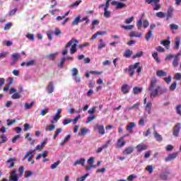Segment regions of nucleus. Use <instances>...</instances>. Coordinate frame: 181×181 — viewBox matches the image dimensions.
I'll return each mask as SVG.
<instances>
[{
  "mask_svg": "<svg viewBox=\"0 0 181 181\" xmlns=\"http://www.w3.org/2000/svg\"><path fill=\"white\" fill-rule=\"evenodd\" d=\"M158 83V79L156 77L152 78L151 79V82L148 88V91H150V98H155V97H158V95H162L165 94L168 90L166 88H161L160 86H157L156 88L153 89L156 87V84Z\"/></svg>",
  "mask_w": 181,
  "mask_h": 181,
  "instance_id": "f257e3e1",
  "label": "nucleus"
},
{
  "mask_svg": "<svg viewBox=\"0 0 181 181\" xmlns=\"http://www.w3.org/2000/svg\"><path fill=\"white\" fill-rule=\"evenodd\" d=\"M139 64H141V63L136 62L133 65L129 66L128 68L124 69V73L128 71L130 77H134V75L135 74V69H137L136 72L139 74V73L142 71V68L139 67Z\"/></svg>",
  "mask_w": 181,
  "mask_h": 181,
  "instance_id": "f03ea898",
  "label": "nucleus"
},
{
  "mask_svg": "<svg viewBox=\"0 0 181 181\" xmlns=\"http://www.w3.org/2000/svg\"><path fill=\"white\" fill-rule=\"evenodd\" d=\"M78 40L76 39V38H72L69 42H67V44L65 46V49L62 51V55L63 56H66V54H67V47H69V46H71V45H73V43H78Z\"/></svg>",
  "mask_w": 181,
  "mask_h": 181,
  "instance_id": "7ed1b4c3",
  "label": "nucleus"
},
{
  "mask_svg": "<svg viewBox=\"0 0 181 181\" xmlns=\"http://www.w3.org/2000/svg\"><path fill=\"white\" fill-rule=\"evenodd\" d=\"M181 124L180 123H177L173 129V135L174 136H175V138H177V136H179V134L180 132V129H181Z\"/></svg>",
  "mask_w": 181,
  "mask_h": 181,
  "instance_id": "20e7f679",
  "label": "nucleus"
},
{
  "mask_svg": "<svg viewBox=\"0 0 181 181\" xmlns=\"http://www.w3.org/2000/svg\"><path fill=\"white\" fill-rule=\"evenodd\" d=\"M126 144L127 141L124 140V137H120L119 139H117L115 147L117 149H119L121 148H123V146H125Z\"/></svg>",
  "mask_w": 181,
  "mask_h": 181,
  "instance_id": "39448f33",
  "label": "nucleus"
},
{
  "mask_svg": "<svg viewBox=\"0 0 181 181\" xmlns=\"http://www.w3.org/2000/svg\"><path fill=\"white\" fill-rule=\"evenodd\" d=\"M111 5H115L116 6V9H123L127 6V4L117 1H112L111 2Z\"/></svg>",
  "mask_w": 181,
  "mask_h": 181,
  "instance_id": "423d86ee",
  "label": "nucleus"
},
{
  "mask_svg": "<svg viewBox=\"0 0 181 181\" xmlns=\"http://www.w3.org/2000/svg\"><path fill=\"white\" fill-rule=\"evenodd\" d=\"M134 148L132 146L126 147L124 151H122V155H131L132 153H134Z\"/></svg>",
  "mask_w": 181,
  "mask_h": 181,
  "instance_id": "0eeeda50",
  "label": "nucleus"
},
{
  "mask_svg": "<svg viewBox=\"0 0 181 181\" xmlns=\"http://www.w3.org/2000/svg\"><path fill=\"white\" fill-rule=\"evenodd\" d=\"M173 12H175V9L173 8V7L170 6L167 11L166 21H169V19L173 18Z\"/></svg>",
  "mask_w": 181,
  "mask_h": 181,
  "instance_id": "6e6552de",
  "label": "nucleus"
},
{
  "mask_svg": "<svg viewBox=\"0 0 181 181\" xmlns=\"http://www.w3.org/2000/svg\"><path fill=\"white\" fill-rule=\"evenodd\" d=\"M95 129L98 132L100 135H104V134H105V129L104 128V125H96L95 127Z\"/></svg>",
  "mask_w": 181,
  "mask_h": 181,
  "instance_id": "1a4fd4ad",
  "label": "nucleus"
},
{
  "mask_svg": "<svg viewBox=\"0 0 181 181\" xmlns=\"http://www.w3.org/2000/svg\"><path fill=\"white\" fill-rule=\"evenodd\" d=\"M177 153H173L171 154H169L167 158H165V162H170V160H173V159H176L177 158Z\"/></svg>",
  "mask_w": 181,
  "mask_h": 181,
  "instance_id": "9d476101",
  "label": "nucleus"
},
{
  "mask_svg": "<svg viewBox=\"0 0 181 181\" xmlns=\"http://www.w3.org/2000/svg\"><path fill=\"white\" fill-rule=\"evenodd\" d=\"M17 170H13V171L11 173L9 179L11 181H18L19 180V177L18 176H16V173H17Z\"/></svg>",
  "mask_w": 181,
  "mask_h": 181,
  "instance_id": "9b49d317",
  "label": "nucleus"
},
{
  "mask_svg": "<svg viewBox=\"0 0 181 181\" xmlns=\"http://www.w3.org/2000/svg\"><path fill=\"white\" fill-rule=\"evenodd\" d=\"M47 91L48 94H52L54 91V86L53 85V81H51L48 83V86L47 87Z\"/></svg>",
  "mask_w": 181,
  "mask_h": 181,
  "instance_id": "f8f14e48",
  "label": "nucleus"
},
{
  "mask_svg": "<svg viewBox=\"0 0 181 181\" xmlns=\"http://www.w3.org/2000/svg\"><path fill=\"white\" fill-rule=\"evenodd\" d=\"M16 160V158H8L7 160H6V163H11L8 168L9 169H12V168H14L15 167V161Z\"/></svg>",
  "mask_w": 181,
  "mask_h": 181,
  "instance_id": "ddd939ff",
  "label": "nucleus"
},
{
  "mask_svg": "<svg viewBox=\"0 0 181 181\" xmlns=\"http://www.w3.org/2000/svg\"><path fill=\"white\" fill-rule=\"evenodd\" d=\"M77 165H81L82 166H86V159L80 158L75 161L74 166H77Z\"/></svg>",
  "mask_w": 181,
  "mask_h": 181,
  "instance_id": "4468645a",
  "label": "nucleus"
},
{
  "mask_svg": "<svg viewBox=\"0 0 181 181\" xmlns=\"http://www.w3.org/2000/svg\"><path fill=\"white\" fill-rule=\"evenodd\" d=\"M153 136L155 139L157 141V142H162L163 141V138H162V136L158 133V132H153Z\"/></svg>",
  "mask_w": 181,
  "mask_h": 181,
  "instance_id": "2eb2a0df",
  "label": "nucleus"
},
{
  "mask_svg": "<svg viewBox=\"0 0 181 181\" xmlns=\"http://www.w3.org/2000/svg\"><path fill=\"white\" fill-rule=\"evenodd\" d=\"M136 148L137 149V152H142V151H146V149H148V146L145 144H139L136 146Z\"/></svg>",
  "mask_w": 181,
  "mask_h": 181,
  "instance_id": "dca6fc26",
  "label": "nucleus"
},
{
  "mask_svg": "<svg viewBox=\"0 0 181 181\" xmlns=\"http://www.w3.org/2000/svg\"><path fill=\"white\" fill-rule=\"evenodd\" d=\"M122 93L124 94H128L129 93V86L128 84H124L122 86Z\"/></svg>",
  "mask_w": 181,
  "mask_h": 181,
  "instance_id": "f3484780",
  "label": "nucleus"
},
{
  "mask_svg": "<svg viewBox=\"0 0 181 181\" xmlns=\"http://www.w3.org/2000/svg\"><path fill=\"white\" fill-rule=\"evenodd\" d=\"M169 175H170V172L166 171L165 173H161L160 177V179H162V180H168Z\"/></svg>",
  "mask_w": 181,
  "mask_h": 181,
  "instance_id": "a211bd4d",
  "label": "nucleus"
},
{
  "mask_svg": "<svg viewBox=\"0 0 181 181\" xmlns=\"http://www.w3.org/2000/svg\"><path fill=\"white\" fill-rule=\"evenodd\" d=\"M135 127V123L134 122H129L127 126V131H129L130 134H132V129H134V127Z\"/></svg>",
  "mask_w": 181,
  "mask_h": 181,
  "instance_id": "6ab92c4d",
  "label": "nucleus"
},
{
  "mask_svg": "<svg viewBox=\"0 0 181 181\" xmlns=\"http://www.w3.org/2000/svg\"><path fill=\"white\" fill-rule=\"evenodd\" d=\"M35 156V153H33V150H30L28 152H27L23 158L22 159V160H25V159H26L28 158V156H29V158H33Z\"/></svg>",
  "mask_w": 181,
  "mask_h": 181,
  "instance_id": "aec40b11",
  "label": "nucleus"
},
{
  "mask_svg": "<svg viewBox=\"0 0 181 181\" xmlns=\"http://www.w3.org/2000/svg\"><path fill=\"white\" fill-rule=\"evenodd\" d=\"M160 45H163V46H165V49H169L170 41L169 40H162L160 41Z\"/></svg>",
  "mask_w": 181,
  "mask_h": 181,
  "instance_id": "412c9836",
  "label": "nucleus"
},
{
  "mask_svg": "<svg viewBox=\"0 0 181 181\" xmlns=\"http://www.w3.org/2000/svg\"><path fill=\"white\" fill-rule=\"evenodd\" d=\"M151 110H152V103L148 102L145 106V110L148 112V114H151Z\"/></svg>",
  "mask_w": 181,
  "mask_h": 181,
  "instance_id": "4be33fe9",
  "label": "nucleus"
},
{
  "mask_svg": "<svg viewBox=\"0 0 181 181\" xmlns=\"http://www.w3.org/2000/svg\"><path fill=\"white\" fill-rule=\"evenodd\" d=\"M139 105L141 103L139 102L136 103L132 107H127L128 111H131V110H138L139 108Z\"/></svg>",
  "mask_w": 181,
  "mask_h": 181,
  "instance_id": "5701e85b",
  "label": "nucleus"
},
{
  "mask_svg": "<svg viewBox=\"0 0 181 181\" xmlns=\"http://www.w3.org/2000/svg\"><path fill=\"white\" fill-rule=\"evenodd\" d=\"M87 132H90V129L82 128L81 132L78 133L79 136H84V135H87Z\"/></svg>",
  "mask_w": 181,
  "mask_h": 181,
  "instance_id": "b1692460",
  "label": "nucleus"
},
{
  "mask_svg": "<svg viewBox=\"0 0 181 181\" xmlns=\"http://www.w3.org/2000/svg\"><path fill=\"white\" fill-rule=\"evenodd\" d=\"M158 77H166L168 73L165 72L163 70H158L156 71Z\"/></svg>",
  "mask_w": 181,
  "mask_h": 181,
  "instance_id": "393cba45",
  "label": "nucleus"
},
{
  "mask_svg": "<svg viewBox=\"0 0 181 181\" xmlns=\"http://www.w3.org/2000/svg\"><path fill=\"white\" fill-rule=\"evenodd\" d=\"M129 36L130 37H141V36H142V34H139V33L136 31H132L129 33Z\"/></svg>",
  "mask_w": 181,
  "mask_h": 181,
  "instance_id": "a878e982",
  "label": "nucleus"
},
{
  "mask_svg": "<svg viewBox=\"0 0 181 181\" xmlns=\"http://www.w3.org/2000/svg\"><path fill=\"white\" fill-rule=\"evenodd\" d=\"M179 60H180V59H179L177 55H175L174 57V59H173V67H177V66H179Z\"/></svg>",
  "mask_w": 181,
  "mask_h": 181,
  "instance_id": "bb28decb",
  "label": "nucleus"
},
{
  "mask_svg": "<svg viewBox=\"0 0 181 181\" xmlns=\"http://www.w3.org/2000/svg\"><path fill=\"white\" fill-rule=\"evenodd\" d=\"M11 57H12L11 64H15V62L19 60V54H13Z\"/></svg>",
  "mask_w": 181,
  "mask_h": 181,
  "instance_id": "cd10ccee",
  "label": "nucleus"
},
{
  "mask_svg": "<svg viewBox=\"0 0 181 181\" xmlns=\"http://www.w3.org/2000/svg\"><path fill=\"white\" fill-rule=\"evenodd\" d=\"M81 16H78L71 23V25L73 26H77L78 25V23L81 22Z\"/></svg>",
  "mask_w": 181,
  "mask_h": 181,
  "instance_id": "c85d7f7f",
  "label": "nucleus"
},
{
  "mask_svg": "<svg viewBox=\"0 0 181 181\" xmlns=\"http://www.w3.org/2000/svg\"><path fill=\"white\" fill-rule=\"evenodd\" d=\"M141 93H142V88L136 86L133 88V94H134V95H136L137 94H139Z\"/></svg>",
  "mask_w": 181,
  "mask_h": 181,
  "instance_id": "c756f323",
  "label": "nucleus"
},
{
  "mask_svg": "<svg viewBox=\"0 0 181 181\" xmlns=\"http://www.w3.org/2000/svg\"><path fill=\"white\" fill-rule=\"evenodd\" d=\"M59 54V52H54L52 54H49L47 56V59H48V60H54L56 56H57Z\"/></svg>",
  "mask_w": 181,
  "mask_h": 181,
  "instance_id": "7c9ffc66",
  "label": "nucleus"
},
{
  "mask_svg": "<svg viewBox=\"0 0 181 181\" xmlns=\"http://www.w3.org/2000/svg\"><path fill=\"white\" fill-rule=\"evenodd\" d=\"M124 57H126L127 59H129V57H131V56H132V51H131L130 49H127L124 54H123Z\"/></svg>",
  "mask_w": 181,
  "mask_h": 181,
  "instance_id": "2f4dec72",
  "label": "nucleus"
},
{
  "mask_svg": "<svg viewBox=\"0 0 181 181\" xmlns=\"http://www.w3.org/2000/svg\"><path fill=\"white\" fill-rule=\"evenodd\" d=\"M0 139H1L0 144H6V142H8V137H6L4 134L0 135Z\"/></svg>",
  "mask_w": 181,
  "mask_h": 181,
  "instance_id": "473e14b6",
  "label": "nucleus"
},
{
  "mask_svg": "<svg viewBox=\"0 0 181 181\" xmlns=\"http://www.w3.org/2000/svg\"><path fill=\"white\" fill-rule=\"evenodd\" d=\"M77 44L76 42H75V44L71 45V49H70V53L71 54H74V53H76V52H77Z\"/></svg>",
  "mask_w": 181,
  "mask_h": 181,
  "instance_id": "72a5a7b5",
  "label": "nucleus"
},
{
  "mask_svg": "<svg viewBox=\"0 0 181 181\" xmlns=\"http://www.w3.org/2000/svg\"><path fill=\"white\" fill-rule=\"evenodd\" d=\"M180 45V38H179V37H177L175 41L174 49H176L177 50H178Z\"/></svg>",
  "mask_w": 181,
  "mask_h": 181,
  "instance_id": "f704fd0d",
  "label": "nucleus"
},
{
  "mask_svg": "<svg viewBox=\"0 0 181 181\" xmlns=\"http://www.w3.org/2000/svg\"><path fill=\"white\" fill-rule=\"evenodd\" d=\"M33 104H35L34 101H32L30 103H25L24 105L25 110H30L33 107Z\"/></svg>",
  "mask_w": 181,
  "mask_h": 181,
  "instance_id": "c9c22d12",
  "label": "nucleus"
},
{
  "mask_svg": "<svg viewBox=\"0 0 181 181\" xmlns=\"http://www.w3.org/2000/svg\"><path fill=\"white\" fill-rule=\"evenodd\" d=\"M134 25H122L121 28H122V29H124L125 30H132V29H134Z\"/></svg>",
  "mask_w": 181,
  "mask_h": 181,
  "instance_id": "e433bc0d",
  "label": "nucleus"
},
{
  "mask_svg": "<svg viewBox=\"0 0 181 181\" xmlns=\"http://www.w3.org/2000/svg\"><path fill=\"white\" fill-rule=\"evenodd\" d=\"M152 36H153V31L148 30V32L146 35V40H147V42H148L149 40V39H151V37H152Z\"/></svg>",
  "mask_w": 181,
  "mask_h": 181,
  "instance_id": "4c0bfd02",
  "label": "nucleus"
},
{
  "mask_svg": "<svg viewBox=\"0 0 181 181\" xmlns=\"http://www.w3.org/2000/svg\"><path fill=\"white\" fill-rule=\"evenodd\" d=\"M2 45L3 46H7V47H9L13 45V42H12V41L4 40L2 42Z\"/></svg>",
  "mask_w": 181,
  "mask_h": 181,
  "instance_id": "58836bf2",
  "label": "nucleus"
},
{
  "mask_svg": "<svg viewBox=\"0 0 181 181\" xmlns=\"http://www.w3.org/2000/svg\"><path fill=\"white\" fill-rule=\"evenodd\" d=\"M152 57L156 60V63H160V60L159 59V57H158V52H153L152 54Z\"/></svg>",
  "mask_w": 181,
  "mask_h": 181,
  "instance_id": "ea45409f",
  "label": "nucleus"
},
{
  "mask_svg": "<svg viewBox=\"0 0 181 181\" xmlns=\"http://www.w3.org/2000/svg\"><path fill=\"white\" fill-rule=\"evenodd\" d=\"M13 124H16V119H7V126L8 127H11L12 125H13Z\"/></svg>",
  "mask_w": 181,
  "mask_h": 181,
  "instance_id": "a19ab883",
  "label": "nucleus"
},
{
  "mask_svg": "<svg viewBox=\"0 0 181 181\" xmlns=\"http://www.w3.org/2000/svg\"><path fill=\"white\" fill-rule=\"evenodd\" d=\"M146 119V115H144L143 117L140 119V121L139 122V125H141V127H144L145 125V120Z\"/></svg>",
  "mask_w": 181,
  "mask_h": 181,
  "instance_id": "79ce46f5",
  "label": "nucleus"
},
{
  "mask_svg": "<svg viewBox=\"0 0 181 181\" xmlns=\"http://www.w3.org/2000/svg\"><path fill=\"white\" fill-rule=\"evenodd\" d=\"M103 16H104V18H110V16H111V12H110L106 8H104Z\"/></svg>",
  "mask_w": 181,
  "mask_h": 181,
  "instance_id": "37998d69",
  "label": "nucleus"
},
{
  "mask_svg": "<svg viewBox=\"0 0 181 181\" xmlns=\"http://www.w3.org/2000/svg\"><path fill=\"white\" fill-rule=\"evenodd\" d=\"M21 94H19V92H16L14 94L12 95L11 98L13 100H18V98H21Z\"/></svg>",
  "mask_w": 181,
  "mask_h": 181,
  "instance_id": "c03bdc74",
  "label": "nucleus"
},
{
  "mask_svg": "<svg viewBox=\"0 0 181 181\" xmlns=\"http://www.w3.org/2000/svg\"><path fill=\"white\" fill-rule=\"evenodd\" d=\"M26 67H30L32 66H35V60L32 59L30 61H28L25 63Z\"/></svg>",
  "mask_w": 181,
  "mask_h": 181,
  "instance_id": "a18cd8bd",
  "label": "nucleus"
},
{
  "mask_svg": "<svg viewBox=\"0 0 181 181\" xmlns=\"http://www.w3.org/2000/svg\"><path fill=\"white\" fill-rule=\"evenodd\" d=\"M176 86H177V83L176 81H174L173 83H172L170 86V91H173L174 90H176Z\"/></svg>",
  "mask_w": 181,
  "mask_h": 181,
  "instance_id": "49530a36",
  "label": "nucleus"
},
{
  "mask_svg": "<svg viewBox=\"0 0 181 181\" xmlns=\"http://www.w3.org/2000/svg\"><path fill=\"white\" fill-rule=\"evenodd\" d=\"M59 165H60V160H58L57 161L52 164L50 168L51 169H56V168H57Z\"/></svg>",
  "mask_w": 181,
  "mask_h": 181,
  "instance_id": "de8ad7c7",
  "label": "nucleus"
},
{
  "mask_svg": "<svg viewBox=\"0 0 181 181\" xmlns=\"http://www.w3.org/2000/svg\"><path fill=\"white\" fill-rule=\"evenodd\" d=\"M136 26H137V29H139V30H141V29H142V18H140L137 21Z\"/></svg>",
  "mask_w": 181,
  "mask_h": 181,
  "instance_id": "09e8293b",
  "label": "nucleus"
},
{
  "mask_svg": "<svg viewBox=\"0 0 181 181\" xmlns=\"http://www.w3.org/2000/svg\"><path fill=\"white\" fill-rule=\"evenodd\" d=\"M170 28L171 30H177V29H179V25L172 23L170 24Z\"/></svg>",
  "mask_w": 181,
  "mask_h": 181,
  "instance_id": "8fccbe9b",
  "label": "nucleus"
},
{
  "mask_svg": "<svg viewBox=\"0 0 181 181\" xmlns=\"http://www.w3.org/2000/svg\"><path fill=\"white\" fill-rule=\"evenodd\" d=\"M144 55V52L140 51L137 52L135 55H133V59H138V57H141Z\"/></svg>",
  "mask_w": 181,
  "mask_h": 181,
  "instance_id": "3c124183",
  "label": "nucleus"
},
{
  "mask_svg": "<svg viewBox=\"0 0 181 181\" xmlns=\"http://www.w3.org/2000/svg\"><path fill=\"white\" fill-rule=\"evenodd\" d=\"M156 16L162 19L163 18H165V13L162 11L158 12L156 13Z\"/></svg>",
  "mask_w": 181,
  "mask_h": 181,
  "instance_id": "603ef678",
  "label": "nucleus"
},
{
  "mask_svg": "<svg viewBox=\"0 0 181 181\" xmlns=\"http://www.w3.org/2000/svg\"><path fill=\"white\" fill-rule=\"evenodd\" d=\"M73 78L76 83H80L81 79L80 78V74L73 76Z\"/></svg>",
  "mask_w": 181,
  "mask_h": 181,
  "instance_id": "864d4df0",
  "label": "nucleus"
},
{
  "mask_svg": "<svg viewBox=\"0 0 181 181\" xmlns=\"http://www.w3.org/2000/svg\"><path fill=\"white\" fill-rule=\"evenodd\" d=\"M95 118H97L96 116L88 117L86 121V124H90V122H93V121H94Z\"/></svg>",
  "mask_w": 181,
  "mask_h": 181,
  "instance_id": "5fc2aeb1",
  "label": "nucleus"
},
{
  "mask_svg": "<svg viewBox=\"0 0 181 181\" xmlns=\"http://www.w3.org/2000/svg\"><path fill=\"white\" fill-rule=\"evenodd\" d=\"M12 28V23H8L4 25V30H9Z\"/></svg>",
  "mask_w": 181,
  "mask_h": 181,
  "instance_id": "6e6d98bb",
  "label": "nucleus"
},
{
  "mask_svg": "<svg viewBox=\"0 0 181 181\" xmlns=\"http://www.w3.org/2000/svg\"><path fill=\"white\" fill-rule=\"evenodd\" d=\"M79 74L78 69L77 68H73L72 69V77L74 76H78Z\"/></svg>",
  "mask_w": 181,
  "mask_h": 181,
  "instance_id": "4d7b16f0",
  "label": "nucleus"
},
{
  "mask_svg": "<svg viewBox=\"0 0 181 181\" xmlns=\"http://www.w3.org/2000/svg\"><path fill=\"white\" fill-rule=\"evenodd\" d=\"M133 21H134V16H132V17L127 18L125 20L124 23H127V25H129V23H131Z\"/></svg>",
  "mask_w": 181,
  "mask_h": 181,
  "instance_id": "13d9d810",
  "label": "nucleus"
},
{
  "mask_svg": "<svg viewBox=\"0 0 181 181\" xmlns=\"http://www.w3.org/2000/svg\"><path fill=\"white\" fill-rule=\"evenodd\" d=\"M172 59H175V56L173 54H167L165 57V62H170Z\"/></svg>",
  "mask_w": 181,
  "mask_h": 181,
  "instance_id": "bf43d9fd",
  "label": "nucleus"
},
{
  "mask_svg": "<svg viewBox=\"0 0 181 181\" xmlns=\"http://www.w3.org/2000/svg\"><path fill=\"white\" fill-rule=\"evenodd\" d=\"M55 128L56 126L54 124H51L46 127V131H53Z\"/></svg>",
  "mask_w": 181,
  "mask_h": 181,
  "instance_id": "052dcab7",
  "label": "nucleus"
},
{
  "mask_svg": "<svg viewBox=\"0 0 181 181\" xmlns=\"http://www.w3.org/2000/svg\"><path fill=\"white\" fill-rule=\"evenodd\" d=\"M146 170L149 172V173H152L153 172V165H147Z\"/></svg>",
  "mask_w": 181,
  "mask_h": 181,
  "instance_id": "680f3d73",
  "label": "nucleus"
},
{
  "mask_svg": "<svg viewBox=\"0 0 181 181\" xmlns=\"http://www.w3.org/2000/svg\"><path fill=\"white\" fill-rule=\"evenodd\" d=\"M26 37L27 39H29L30 40H35V35L33 34H30V33H28L26 35Z\"/></svg>",
  "mask_w": 181,
  "mask_h": 181,
  "instance_id": "e2e57ef3",
  "label": "nucleus"
},
{
  "mask_svg": "<svg viewBox=\"0 0 181 181\" xmlns=\"http://www.w3.org/2000/svg\"><path fill=\"white\" fill-rule=\"evenodd\" d=\"M89 175H90L89 173H87V174H86L85 175H83V176H82V177L78 178V179L76 180V181H84V180H86V179L87 178V176H88Z\"/></svg>",
  "mask_w": 181,
  "mask_h": 181,
  "instance_id": "0e129e2a",
  "label": "nucleus"
},
{
  "mask_svg": "<svg viewBox=\"0 0 181 181\" xmlns=\"http://www.w3.org/2000/svg\"><path fill=\"white\" fill-rule=\"evenodd\" d=\"M149 26V21L148 20H144L143 21V27L144 29H146Z\"/></svg>",
  "mask_w": 181,
  "mask_h": 181,
  "instance_id": "69168bd1",
  "label": "nucleus"
},
{
  "mask_svg": "<svg viewBox=\"0 0 181 181\" xmlns=\"http://www.w3.org/2000/svg\"><path fill=\"white\" fill-rule=\"evenodd\" d=\"M64 62H66V57L62 58L61 62L58 64V67H63V66H64Z\"/></svg>",
  "mask_w": 181,
  "mask_h": 181,
  "instance_id": "338daca9",
  "label": "nucleus"
},
{
  "mask_svg": "<svg viewBox=\"0 0 181 181\" xmlns=\"http://www.w3.org/2000/svg\"><path fill=\"white\" fill-rule=\"evenodd\" d=\"M136 177H138L136 175H130L127 177V180L128 181H134V179H136Z\"/></svg>",
  "mask_w": 181,
  "mask_h": 181,
  "instance_id": "774afa93",
  "label": "nucleus"
}]
</instances>
